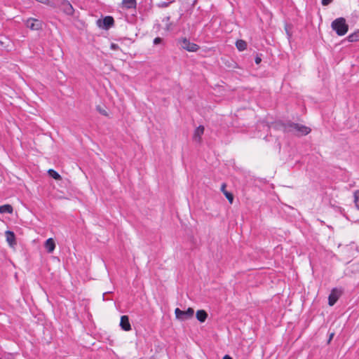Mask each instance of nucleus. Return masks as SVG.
Here are the masks:
<instances>
[{
	"instance_id": "f257e3e1",
	"label": "nucleus",
	"mask_w": 359,
	"mask_h": 359,
	"mask_svg": "<svg viewBox=\"0 0 359 359\" xmlns=\"http://www.w3.org/2000/svg\"><path fill=\"white\" fill-rule=\"evenodd\" d=\"M282 126L283 128V130L285 133H290L295 131L298 133V135H306L311 130V128L307 126L301 125L299 123H295L291 121L282 123Z\"/></svg>"
},
{
	"instance_id": "f03ea898",
	"label": "nucleus",
	"mask_w": 359,
	"mask_h": 359,
	"mask_svg": "<svg viewBox=\"0 0 359 359\" xmlns=\"http://www.w3.org/2000/svg\"><path fill=\"white\" fill-rule=\"evenodd\" d=\"M332 29L336 32L338 36L345 35L348 30V25L346 24L344 18H338L332 21L331 24Z\"/></svg>"
},
{
	"instance_id": "7ed1b4c3",
	"label": "nucleus",
	"mask_w": 359,
	"mask_h": 359,
	"mask_svg": "<svg viewBox=\"0 0 359 359\" xmlns=\"http://www.w3.org/2000/svg\"><path fill=\"white\" fill-rule=\"evenodd\" d=\"M177 43L180 46L181 48L189 52H196L200 48L198 45L191 42L189 39L186 37L177 39Z\"/></svg>"
},
{
	"instance_id": "20e7f679",
	"label": "nucleus",
	"mask_w": 359,
	"mask_h": 359,
	"mask_svg": "<svg viewBox=\"0 0 359 359\" xmlns=\"http://www.w3.org/2000/svg\"><path fill=\"white\" fill-rule=\"evenodd\" d=\"M175 316L181 320H186L193 317L194 311L192 308H188L187 311H182L179 308L175 310Z\"/></svg>"
},
{
	"instance_id": "39448f33",
	"label": "nucleus",
	"mask_w": 359,
	"mask_h": 359,
	"mask_svg": "<svg viewBox=\"0 0 359 359\" xmlns=\"http://www.w3.org/2000/svg\"><path fill=\"white\" fill-rule=\"evenodd\" d=\"M114 25V20L111 16H105L102 19L97 20V25L103 29L108 30Z\"/></svg>"
},
{
	"instance_id": "423d86ee",
	"label": "nucleus",
	"mask_w": 359,
	"mask_h": 359,
	"mask_svg": "<svg viewBox=\"0 0 359 359\" xmlns=\"http://www.w3.org/2000/svg\"><path fill=\"white\" fill-rule=\"evenodd\" d=\"M25 25L31 30L38 31L42 29L43 22L40 20L30 18L25 21Z\"/></svg>"
},
{
	"instance_id": "0eeeda50",
	"label": "nucleus",
	"mask_w": 359,
	"mask_h": 359,
	"mask_svg": "<svg viewBox=\"0 0 359 359\" xmlns=\"http://www.w3.org/2000/svg\"><path fill=\"white\" fill-rule=\"evenodd\" d=\"M59 7L60 9L66 15H72L74 14V9L72 5L67 0H60Z\"/></svg>"
},
{
	"instance_id": "6e6552de",
	"label": "nucleus",
	"mask_w": 359,
	"mask_h": 359,
	"mask_svg": "<svg viewBox=\"0 0 359 359\" xmlns=\"http://www.w3.org/2000/svg\"><path fill=\"white\" fill-rule=\"evenodd\" d=\"M341 292L337 288H333L328 297V304L333 306L339 299Z\"/></svg>"
},
{
	"instance_id": "1a4fd4ad",
	"label": "nucleus",
	"mask_w": 359,
	"mask_h": 359,
	"mask_svg": "<svg viewBox=\"0 0 359 359\" xmlns=\"http://www.w3.org/2000/svg\"><path fill=\"white\" fill-rule=\"evenodd\" d=\"M120 326L124 331H129L131 330V325L128 316H122L121 317Z\"/></svg>"
},
{
	"instance_id": "9d476101",
	"label": "nucleus",
	"mask_w": 359,
	"mask_h": 359,
	"mask_svg": "<svg viewBox=\"0 0 359 359\" xmlns=\"http://www.w3.org/2000/svg\"><path fill=\"white\" fill-rule=\"evenodd\" d=\"M44 246L48 252H53L55 248V243L53 238H49L47 239L45 242Z\"/></svg>"
},
{
	"instance_id": "9b49d317",
	"label": "nucleus",
	"mask_w": 359,
	"mask_h": 359,
	"mask_svg": "<svg viewBox=\"0 0 359 359\" xmlns=\"http://www.w3.org/2000/svg\"><path fill=\"white\" fill-rule=\"evenodd\" d=\"M226 184L225 183H223L221 186L220 190L224 194V195L226 196L227 200L229 201L230 203H232L233 201V195L231 192H229L226 189Z\"/></svg>"
},
{
	"instance_id": "f8f14e48",
	"label": "nucleus",
	"mask_w": 359,
	"mask_h": 359,
	"mask_svg": "<svg viewBox=\"0 0 359 359\" xmlns=\"http://www.w3.org/2000/svg\"><path fill=\"white\" fill-rule=\"evenodd\" d=\"M5 233H6V241L8 243V244L10 245H15L16 241H15V233L11 231H6Z\"/></svg>"
},
{
	"instance_id": "ddd939ff",
	"label": "nucleus",
	"mask_w": 359,
	"mask_h": 359,
	"mask_svg": "<svg viewBox=\"0 0 359 359\" xmlns=\"http://www.w3.org/2000/svg\"><path fill=\"white\" fill-rule=\"evenodd\" d=\"M196 316L200 323H203L208 318V313L205 310H198L196 312Z\"/></svg>"
},
{
	"instance_id": "4468645a",
	"label": "nucleus",
	"mask_w": 359,
	"mask_h": 359,
	"mask_svg": "<svg viewBox=\"0 0 359 359\" xmlns=\"http://www.w3.org/2000/svg\"><path fill=\"white\" fill-rule=\"evenodd\" d=\"M122 4L127 9L135 8L137 6L136 0H123Z\"/></svg>"
},
{
	"instance_id": "2eb2a0df",
	"label": "nucleus",
	"mask_w": 359,
	"mask_h": 359,
	"mask_svg": "<svg viewBox=\"0 0 359 359\" xmlns=\"http://www.w3.org/2000/svg\"><path fill=\"white\" fill-rule=\"evenodd\" d=\"M204 127L203 126H199L198 128H196V129L194 131V139L195 140H198L200 141L201 140V135L203 134L204 133Z\"/></svg>"
},
{
	"instance_id": "dca6fc26",
	"label": "nucleus",
	"mask_w": 359,
	"mask_h": 359,
	"mask_svg": "<svg viewBox=\"0 0 359 359\" xmlns=\"http://www.w3.org/2000/svg\"><path fill=\"white\" fill-rule=\"evenodd\" d=\"M13 212V206L10 204H6L0 206V213L5 214L8 213L11 214Z\"/></svg>"
},
{
	"instance_id": "f3484780",
	"label": "nucleus",
	"mask_w": 359,
	"mask_h": 359,
	"mask_svg": "<svg viewBox=\"0 0 359 359\" xmlns=\"http://www.w3.org/2000/svg\"><path fill=\"white\" fill-rule=\"evenodd\" d=\"M347 40L350 42H356L359 41V29L349 34L347 36Z\"/></svg>"
},
{
	"instance_id": "a211bd4d",
	"label": "nucleus",
	"mask_w": 359,
	"mask_h": 359,
	"mask_svg": "<svg viewBox=\"0 0 359 359\" xmlns=\"http://www.w3.org/2000/svg\"><path fill=\"white\" fill-rule=\"evenodd\" d=\"M236 46L238 50L243 51L247 48V43L242 39L237 40L236 42Z\"/></svg>"
},
{
	"instance_id": "6ab92c4d",
	"label": "nucleus",
	"mask_w": 359,
	"mask_h": 359,
	"mask_svg": "<svg viewBox=\"0 0 359 359\" xmlns=\"http://www.w3.org/2000/svg\"><path fill=\"white\" fill-rule=\"evenodd\" d=\"M48 174L50 177L53 178L55 180H62L61 175L53 169H49L48 170Z\"/></svg>"
},
{
	"instance_id": "aec40b11",
	"label": "nucleus",
	"mask_w": 359,
	"mask_h": 359,
	"mask_svg": "<svg viewBox=\"0 0 359 359\" xmlns=\"http://www.w3.org/2000/svg\"><path fill=\"white\" fill-rule=\"evenodd\" d=\"M96 110L102 115L104 116H109V114L107 112V111L102 107H101L100 105H97L96 106Z\"/></svg>"
},
{
	"instance_id": "412c9836",
	"label": "nucleus",
	"mask_w": 359,
	"mask_h": 359,
	"mask_svg": "<svg viewBox=\"0 0 359 359\" xmlns=\"http://www.w3.org/2000/svg\"><path fill=\"white\" fill-rule=\"evenodd\" d=\"M285 32L287 34V37L289 39L291 38V36H292V32H291L292 26L287 24V25H285Z\"/></svg>"
},
{
	"instance_id": "4be33fe9",
	"label": "nucleus",
	"mask_w": 359,
	"mask_h": 359,
	"mask_svg": "<svg viewBox=\"0 0 359 359\" xmlns=\"http://www.w3.org/2000/svg\"><path fill=\"white\" fill-rule=\"evenodd\" d=\"M163 40L162 38L161 37H156L154 41H153V43L154 45H158V44H161L163 43Z\"/></svg>"
},
{
	"instance_id": "5701e85b",
	"label": "nucleus",
	"mask_w": 359,
	"mask_h": 359,
	"mask_svg": "<svg viewBox=\"0 0 359 359\" xmlns=\"http://www.w3.org/2000/svg\"><path fill=\"white\" fill-rule=\"evenodd\" d=\"M170 2L162 1L158 4L160 8H166L170 5Z\"/></svg>"
},
{
	"instance_id": "b1692460",
	"label": "nucleus",
	"mask_w": 359,
	"mask_h": 359,
	"mask_svg": "<svg viewBox=\"0 0 359 359\" xmlns=\"http://www.w3.org/2000/svg\"><path fill=\"white\" fill-rule=\"evenodd\" d=\"M332 1H333V0H322L321 1V4H322L323 6H328Z\"/></svg>"
},
{
	"instance_id": "393cba45",
	"label": "nucleus",
	"mask_w": 359,
	"mask_h": 359,
	"mask_svg": "<svg viewBox=\"0 0 359 359\" xmlns=\"http://www.w3.org/2000/svg\"><path fill=\"white\" fill-rule=\"evenodd\" d=\"M110 48L111 50H118L120 49L118 45L116 44V43H111L110 46Z\"/></svg>"
},
{
	"instance_id": "a878e982",
	"label": "nucleus",
	"mask_w": 359,
	"mask_h": 359,
	"mask_svg": "<svg viewBox=\"0 0 359 359\" xmlns=\"http://www.w3.org/2000/svg\"><path fill=\"white\" fill-rule=\"evenodd\" d=\"M255 61L257 65H259L262 62V58L259 56L257 55L255 59Z\"/></svg>"
},
{
	"instance_id": "bb28decb",
	"label": "nucleus",
	"mask_w": 359,
	"mask_h": 359,
	"mask_svg": "<svg viewBox=\"0 0 359 359\" xmlns=\"http://www.w3.org/2000/svg\"><path fill=\"white\" fill-rule=\"evenodd\" d=\"M355 203L358 209L359 210V200L356 194L355 195Z\"/></svg>"
},
{
	"instance_id": "cd10ccee",
	"label": "nucleus",
	"mask_w": 359,
	"mask_h": 359,
	"mask_svg": "<svg viewBox=\"0 0 359 359\" xmlns=\"http://www.w3.org/2000/svg\"><path fill=\"white\" fill-rule=\"evenodd\" d=\"M334 335V333H333V332L330 334V337H329V339H328V343H330V341L332 339Z\"/></svg>"
},
{
	"instance_id": "c85d7f7f",
	"label": "nucleus",
	"mask_w": 359,
	"mask_h": 359,
	"mask_svg": "<svg viewBox=\"0 0 359 359\" xmlns=\"http://www.w3.org/2000/svg\"><path fill=\"white\" fill-rule=\"evenodd\" d=\"M223 359H232V358L229 355H225Z\"/></svg>"
},
{
	"instance_id": "c756f323",
	"label": "nucleus",
	"mask_w": 359,
	"mask_h": 359,
	"mask_svg": "<svg viewBox=\"0 0 359 359\" xmlns=\"http://www.w3.org/2000/svg\"><path fill=\"white\" fill-rule=\"evenodd\" d=\"M165 29H166L167 30H170V25H169V24L166 25V27H165Z\"/></svg>"
},
{
	"instance_id": "7c9ffc66",
	"label": "nucleus",
	"mask_w": 359,
	"mask_h": 359,
	"mask_svg": "<svg viewBox=\"0 0 359 359\" xmlns=\"http://www.w3.org/2000/svg\"><path fill=\"white\" fill-rule=\"evenodd\" d=\"M164 20H166L167 22H168V21L170 20V17H169V16H168V17L165 18V19L163 20V21H164Z\"/></svg>"
},
{
	"instance_id": "2f4dec72",
	"label": "nucleus",
	"mask_w": 359,
	"mask_h": 359,
	"mask_svg": "<svg viewBox=\"0 0 359 359\" xmlns=\"http://www.w3.org/2000/svg\"><path fill=\"white\" fill-rule=\"evenodd\" d=\"M0 359H1V358H0Z\"/></svg>"
}]
</instances>
